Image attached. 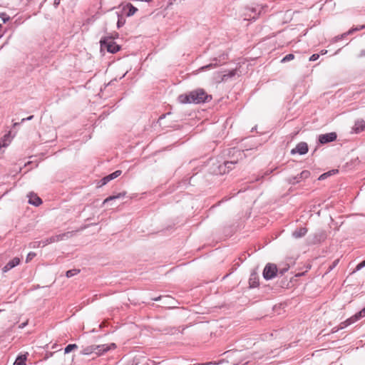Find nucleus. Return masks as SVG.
<instances>
[{"mask_svg":"<svg viewBox=\"0 0 365 365\" xmlns=\"http://www.w3.org/2000/svg\"><path fill=\"white\" fill-rule=\"evenodd\" d=\"M356 322L355 319H354V317H351L350 318L347 319L346 320H345L344 322H342L340 324H339V327L336 329V328H334L333 329V332H336L339 329H342L349 325H351V324Z\"/></svg>","mask_w":365,"mask_h":365,"instance_id":"ddd939ff","label":"nucleus"},{"mask_svg":"<svg viewBox=\"0 0 365 365\" xmlns=\"http://www.w3.org/2000/svg\"><path fill=\"white\" fill-rule=\"evenodd\" d=\"M310 172L309 170H303L296 176L289 177L287 182L291 185H295L301 181L306 180L310 177Z\"/></svg>","mask_w":365,"mask_h":365,"instance_id":"39448f33","label":"nucleus"},{"mask_svg":"<svg viewBox=\"0 0 365 365\" xmlns=\"http://www.w3.org/2000/svg\"><path fill=\"white\" fill-rule=\"evenodd\" d=\"M33 118H34V115H30V116H29L26 118H23V119H21V123H23V122H24L26 120H31V119H33Z\"/></svg>","mask_w":365,"mask_h":365,"instance_id":"a19ab883","label":"nucleus"},{"mask_svg":"<svg viewBox=\"0 0 365 365\" xmlns=\"http://www.w3.org/2000/svg\"><path fill=\"white\" fill-rule=\"evenodd\" d=\"M325 238H326V235L324 232H322L320 234V239L319 240L314 241V242H316L317 241H320L321 240H324Z\"/></svg>","mask_w":365,"mask_h":365,"instance_id":"ea45409f","label":"nucleus"},{"mask_svg":"<svg viewBox=\"0 0 365 365\" xmlns=\"http://www.w3.org/2000/svg\"><path fill=\"white\" fill-rule=\"evenodd\" d=\"M125 195V192H120V193H118L115 195H111V196H109L108 197L106 198L103 202V204H106L111 200H116V199H120V198H123L124 197Z\"/></svg>","mask_w":365,"mask_h":365,"instance_id":"f3484780","label":"nucleus"},{"mask_svg":"<svg viewBox=\"0 0 365 365\" xmlns=\"http://www.w3.org/2000/svg\"><path fill=\"white\" fill-rule=\"evenodd\" d=\"M327 52V51H322V54H324V53H326Z\"/></svg>","mask_w":365,"mask_h":365,"instance_id":"09e8293b","label":"nucleus"},{"mask_svg":"<svg viewBox=\"0 0 365 365\" xmlns=\"http://www.w3.org/2000/svg\"><path fill=\"white\" fill-rule=\"evenodd\" d=\"M1 27H2V25H1V24H0V29H1Z\"/></svg>","mask_w":365,"mask_h":365,"instance_id":"3c124183","label":"nucleus"},{"mask_svg":"<svg viewBox=\"0 0 365 365\" xmlns=\"http://www.w3.org/2000/svg\"><path fill=\"white\" fill-rule=\"evenodd\" d=\"M59 3H60V0H54V4H55L56 6L58 5V4H59Z\"/></svg>","mask_w":365,"mask_h":365,"instance_id":"a18cd8bd","label":"nucleus"},{"mask_svg":"<svg viewBox=\"0 0 365 365\" xmlns=\"http://www.w3.org/2000/svg\"><path fill=\"white\" fill-rule=\"evenodd\" d=\"M364 267H365V259L364 261H362L361 262H360L359 264H357L354 272L356 271L360 270L361 268H363Z\"/></svg>","mask_w":365,"mask_h":365,"instance_id":"f704fd0d","label":"nucleus"},{"mask_svg":"<svg viewBox=\"0 0 365 365\" xmlns=\"http://www.w3.org/2000/svg\"><path fill=\"white\" fill-rule=\"evenodd\" d=\"M337 172H338V170H332L329 171V172H327V173H323L322 175H321L319 177L318 180H324L325 178H327V177H329V176L331 175L332 174H334V173H337Z\"/></svg>","mask_w":365,"mask_h":365,"instance_id":"4be33fe9","label":"nucleus"},{"mask_svg":"<svg viewBox=\"0 0 365 365\" xmlns=\"http://www.w3.org/2000/svg\"><path fill=\"white\" fill-rule=\"evenodd\" d=\"M150 362H151V360L147 359L146 357H143V361H137V359H135L134 360V365H138V364L142 363L143 365H149ZM153 365H158L160 364V362H156V361H152Z\"/></svg>","mask_w":365,"mask_h":365,"instance_id":"a211bd4d","label":"nucleus"},{"mask_svg":"<svg viewBox=\"0 0 365 365\" xmlns=\"http://www.w3.org/2000/svg\"><path fill=\"white\" fill-rule=\"evenodd\" d=\"M307 232V229L306 227H300L299 229L295 230L292 235L295 238H300L303 236H304Z\"/></svg>","mask_w":365,"mask_h":365,"instance_id":"2eb2a0df","label":"nucleus"},{"mask_svg":"<svg viewBox=\"0 0 365 365\" xmlns=\"http://www.w3.org/2000/svg\"><path fill=\"white\" fill-rule=\"evenodd\" d=\"M19 124H20L19 123H15L14 124V126H16V125H19Z\"/></svg>","mask_w":365,"mask_h":365,"instance_id":"de8ad7c7","label":"nucleus"},{"mask_svg":"<svg viewBox=\"0 0 365 365\" xmlns=\"http://www.w3.org/2000/svg\"><path fill=\"white\" fill-rule=\"evenodd\" d=\"M20 263V259L19 257H14L10 260L2 269L4 272H6L11 269L15 267Z\"/></svg>","mask_w":365,"mask_h":365,"instance_id":"9d476101","label":"nucleus"},{"mask_svg":"<svg viewBox=\"0 0 365 365\" xmlns=\"http://www.w3.org/2000/svg\"><path fill=\"white\" fill-rule=\"evenodd\" d=\"M212 96L208 95L202 88H197L188 93L181 94L178 101L181 103H201L211 101Z\"/></svg>","mask_w":365,"mask_h":365,"instance_id":"f257e3e1","label":"nucleus"},{"mask_svg":"<svg viewBox=\"0 0 365 365\" xmlns=\"http://www.w3.org/2000/svg\"><path fill=\"white\" fill-rule=\"evenodd\" d=\"M364 129H365V122L361 119L357 120L355 122V124L353 127V130L356 133H359L363 131Z\"/></svg>","mask_w":365,"mask_h":365,"instance_id":"f8f14e48","label":"nucleus"},{"mask_svg":"<svg viewBox=\"0 0 365 365\" xmlns=\"http://www.w3.org/2000/svg\"><path fill=\"white\" fill-rule=\"evenodd\" d=\"M236 74V70H232L229 71L227 73H225L222 75L220 81H225L228 78H232Z\"/></svg>","mask_w":365,"mask_h":365,"instance_id":"aec40b11","label":"nucleus"},{"mask_svg":"<svg viewBox=\"0 0 365 365\" xmlns=\"http://www.w3.org/2000/svg\"><path fill=\"white\" fill-rule=\"evenodd\" d=\"M110 181V180L108 178V176H106L104 177L103 178H102L99 182V187H101L103 185H106L108 182Z\"/></svg>","mask_w":365,"mask_h":365,"instance_id":"7c9ffc66","label":"nucleus"},{"mask_svg":"<svg viewBox=\"0 0 365 365\" xmlns=\"http://www.w3.org/2000/svg\"><path fill=\"white\" fill-rule=\"evenodd\" d=\"M239 354L237 351H228L223 354L225 356L223 359L217 361H209L206 363L195 364L194 365H220L224 363H230L233 365H237L239 362L234 360V359Z\"/></svg>","mask_w":365,"mask_h":365,"instance_id":"7ed1b4c3","label":"nucleus"},{"mask_svg":"<svg viewBox=\"0 0 365 365\" xmlns=\"http://www.w3.org/2000/svg\"><path fill=\"white\" fill-rule=\"evenodd\" d=\"M26 325V323H23L21 325L19 326V327L23 328Z\"/></svg>","mask_w":365,"mask_h":365,"instance_id":"49530a36","label":"nucleus"},{"mask_svg":"<svg viewBox=\"0 0 365 365\" xmlns=\"http://www.w3.org/2000/svg\"><path fill=\"white\" fill-rule=\"evenodd\" d=\"M235 164L234 162L232 161H227V162H225L224 163V165L223 166H220V171H223V173H225L226 172L225 169L227 168L229 171L230 170L232 169V165H233Z\"/></svg>","mask_w":365,"mask_h":365,"instance_id":"6ab92c4d","label":"nucleus"},{"mask_svg":"<svg viewBox=\"0 0 365 365\" xmlns=\"http://www.w3.org/2000/svg\"><path fill=\"white\" fill-rule=\"evenodd\" d=\"M54 239H53L52 237H48V238H46V240L41 241V242H38V246L42 244V246L44 247L48 244H51V243H53L54 241H53Z\"/></svg>","mask_w":365,"mask_h":365,"instance_id":"393cba45","label":"nucleus"},{"mask_svg":"<svg viewBox=\"0 0 365 365\" xmlns=\"http://www.w3.org/2000/svg\"><path fill=\"white\" fill-rule=\"evenodd\" d=\"M115 37L113 36H105L103 37L100 41L101 49H106L108 52L115 53L118 52L120 47L114 41Z\"/></svg>","mask_w":365,"mask_h":365,"instance_id":"20e7f679","label":"nucleus"},{"mask_svg":"<svg viewBox=\"0 0 365 365\" xmlns=\"http://www.w3.org/2000/svg\"><path fill=\"white\" fill-rule=\"evenodd\" d=\"M122 173V171L121 170H116L115 171L114 173L107 175L108 176V178L110 180L116 178L117 177L120 176V174Z\"/></svg>","mask_w":365,"mask_h":365,"instance_id":"b1692460","label":"nucleus"},{"mask_svg":"<svg viewBox=\"0 0 365 365\" xmlns=\"http://www.w3.org/2000/svg\"><path fill=\"white\" fill-rule=\"evenodd\" d=\"M78 349V346L76 344H68L64 350V354H68L73 350Z\"/></svg>","mask_w":365,"mask_h":365,"instance_id":"5701e85b","label":"nucleus"},{"mask_svg":"<svg viewBox=\"0 0 365 365\" xmlns=\"http://www.w3.org/2000/svg\"><path fill=\"white\" fill-rule=\"evenodd\" d=\"M79 272H80V270L77 269H70L66 272V276L67 277H71L77 274L78 273H79Z\"/></svg>","mask_w":365,"mask_h":365,"instance_id":"a878e982","label":"nucleus"},{"mask_svg":"<svg viewBox=\"0 0 365 365\" xmlns=\"http://www.w3.org/2000/svg\"><path fill=\"white\" fill-rule=\"evenodd\" d=\"M278 272V269L274 264H267L263 270V277L265 279L274 278Z\"/></svg>","mask_w":365,"mask_h":365,"instance_id":"423d86ee","label":"nucleus"},{"mask_svg":"<svg viewBox=\"0 0 365 365\" xmlns=\"http://www.w3.org/2000/svg\"><path fill=\"white\" fill-rule=\"evenodd\" d=\"M110 181V180L108 178V176H106L104 177L103 178H102L99 182V187H101L103 185H106L108 182Z\"/></svg>","mask_w":365,"mask_h":365,"instance_id":"473e14b6","label":"nucleus"},{"mask_svg":"<svg viewBox=\"0 0 365 365\" xmlns=\"http://www.w3.org/2000/svg\"><path fill=\"white\" fill-rule=\"evenodd\" d=\"M217 66V63H210L207 66H202L201 68H199V71H203L206 69H208V68H216Z\"/></svg>","mask_w":365,"mask_h":365,"instance_id":"c85d7f7f","label":"nucleus"},{"mask_svg":"<svg viewBox=\"0 0 365 365\" xmlns=\"http://www.w3.org/2000/svg\"><path fill=\"white\" fill-rule=\"evenodd\" d=\"M4 16H5L4 14H1V16L2 17L3 21L5 23V22H6V21L9 20V17L4 18Z\"/></svg>","mask_w":365,"mask_h":365,"instance_id":"c03bdc74","label":"nucleus"},{"mask_svg":"<svg viewBox=\"0 0 365 365\" xmlns=\"http://www.w3.org/2000/svg\"><path fill=\"white\" fill-rule=\"evenodd\" d=\"M26 359L27 354L20 355L16 358L13 365H26Z\"/></svg>","mask_w":365,"mask_h":365,"instance_id":"dca6fc26","label":"nucleus"},{"mask_svg":"<svg viewBox=\"0 0 365 365\" xmlns=\"http://www.w3.org/2000/svg\"><path fill=\"white\" fill-rule=\"evenodd\" d=\"M354 319H355L356 322L361 319L362 317H365V307L362 309L360 312H357L354 315H353Z\"/></svg>","mask_w":365,"mask_h":365,"instance_id":"412c9836","label":"nucleus"},{"mask_svg":"<svg viewBox=\"0 0 365 365\" xmlns=\"http://www.w3.org/2000/svg\"><path fill=\"white\" fill-rule=\"evenodd\" d=\"M294 58V56L292 53H289V54H287L282 59V63H285V62H287V61H289L292 59Z\"/></svg>","mask_w":365,"mask_h":365,"instance_id":"c756f323","label":"nucleus"},{"mask_svg":"<svg viewBox=\"0 0 365 365\" xmlns=\"http://www.w3.org/2000/svg\"><path fill=\"white\" fill-rule=\"evenodd\" d=\"M308 152L307 143L301 142L298 143L295 148L291 150L292 154L299 153L300 155L306 154Z\"/></svg>","mask_w":365,"mask_h":365,"instance_id":"6e6552de","label":"nucleus"},{"mask_svg":"<svg viewBox=\"0 0 365 365\" xmlns=\"http://www.w3.org/2000/svg\"><path fill=\"white\" fill-rule=\"evenodd\" d=\"M110 181V180L108 178V176H106L104 177L103 178H102L99 182V187H101L103 185H106L108 182Z\"/></svg>","mask_w":365,"mask_h":365,"instance_id":"2f4dec72","label":"nucleus"},{"mask_svg":"<svg viewBox=\"0 0 365 365\" xmlns=\"http://www.w3.org/2000/svg\"><path fill=\"white\" fill-rule=\"evenodd\" d=\"M359 57H364V56H365V48H364V49H362V50L360 51V53H359Z\"/></svg>","mask_w":365,"mask_h":365,"instance_id":"37998d69","label":"nucleus"},{"mask_svg":"<svg viewBox=\"0 0 365 365\" xmlns=\"http://www.w3.org/2000/svg\"><path fill=\"white\" fill-rule=\"evenodd\" d=\"M28 197L29 202L31 205L38 206L42 203L41 199L36 194L31 192L28 195Z\"/></svg>","mask_w":365,"mask_h":365,"instance_id":"9b49d317","label":"nucleus"},{"mask_svg":"<svg viewBox=\"0 0 365 365\" xmlns=\"http://www.w3.org/2000/svg\"><path fill=\"white\" fill-rule=\"evenodd\" d=\"M338 262H339V259L334 260L332 264L329 267V270H331L332 269H334V267H335L336 266Z\"/></svg>","mask_w":365,"mask_h":365,"instance_id":"4c0bfd02","label":"nucleus"},{"mask_svg":"<svg viewBox=\"0 0 365 365\" xmlns=\"http://www.w3.org/2000/svg\"><path fill=\"white\" fill-rule=\"evenodd\" d=\"M336 133L335 132H331L326 134H322L319 136V141L322 144H326L332 141H334L336 139Z\"/></svg>","mask_w":365,"mask_h":365,"instance_id":"0eeeda50","label":"nucleus"},{"mask_svg":"<svg viewBox=\"0 0 365 365\" xmlns=\"http://www.w3.org/2000/svg\"><path fill=\"white\" fill-rule=\"evenodd\" d=\"M319 57V55L317 54V53H314L313 55H312L309 58V61H317Z\"/></svg>","mask_w":365,"mask_h":365,"instance_id":"c9c22d12","label":"nucleus"},{"mask_svg":"<svg viewBox=\"0 0 365 365\" xmlns=\"http://www.w3.org/2000/svg\"><path fill=\"white\" fill-rule=\"evenodd\" d=\"M4 138V141H6V140H7L9 135H5ZM7 145H8V143H6V142H4L3 144H0V150L1 149L2 147H6Z\"/></svg>","mask_w":365,"mask_h":365,"instance_id":"e433bc0d","label":"nucleus"},{"mask_svg":"<svg viewBox=\"0 0 365 365\" xmlns=\"http://www.w3.org/2000/svg\"><path fill=\"white\" fill-rule=\"evenodd\" d=\"M287 269H288V267H284V268H283V269H278V272H279V274H280L281 275H282V274H284V273L286 271H287Z\"/></svg>","mask_w":365,"mask_h":365,"instance_id":"58836bf2","label":"nucleus"},{"mask_svg":"<svg viewBox=\"0 0 365 365\" xmlns=\"http://www.w3.org/2000/svg\"><path fill=\"white\" fill-rule=\"evenodd\" d=\"M363 29H365V25H362L359 27L353 28V29H350L347 33H345L344 35V36L349 35V34H351L354 31H359Z\"/></svg>","mask_w":365,"mask_h":365,"instance_id":"cd10ccee","label":"nucleus"},{"mask_svg":"<svg viewBox=\"0 0 365 365\" xmlns=\"http://www.w3.org/2000/svg\"><path fill=\"white\" fill-rule=\"evenodd\" d=\"M124 24V21H122L120 19H118V22H117V26L118 28H120Z\"/></svg>","mask_w":365,"mask_h":365,"instance_id":"79ce46f5","label":"nucleus"},{"mask_svg":"<svg viewBox=\"0 0 365 365\" xmlns=\"http://www.w3.org/2000/svg\"><path fill=\"white\" fill-rule=\"evenodd\" d=\"M74 234H75V232L71 231V232H67L60 234V235H56L52 236V237H53V239H54L53 240L54 242H56L64 240L66 239L72 237L74 235Z\"/></svg>","mask_w":365,"mask_h":365,"instance_id":"1a4fd4ad","label":"nucleus"},{"mask_svg":"<svg viewBox=\"0 0 365 365\" xmlns=\"http://www.w3.org/2000/svg\"><path fill=\"white\" fill-rule=\"evenodd\" d=\"M160 298V297H158V298L154 299V300L158 301Z\"/></svg>","mask_w":365,"mask_h":365,"instance_id":"8fccbe9b","label":"nucleus"},{"mask_svg":"<svg viewBox=\"0 0 365 365\" xmlns=\"http://www.w3.org/2000/svg\"><path fill=\"white\" fill-rule=\"evenodd\" d=\"M116 347L114 343L108 344H101V345H91L83 348L81 351V354L83 355H90V354H96V356H99L103 353L111 349H115Z\"/></svg>","mask_w":365,"mask_h":365,"instance_id":"f03ea898","label":"nucleus"},{"mask_svg":"<svg viewBox=\"0 0 365 365\" xmlns=\"http://www.w3.org/2000/svg\"><path fill=\"white\" fill-rule=\"evenodd\" d=\"M128 6L129 7V11H128V14H127L128 16H133L137 11V10H138L131 4H128Z\"/></svg>","mask_w":365,"mask_h":365,"instance_id":"bb28decb","label":"nucleus"},{"mask_svg":"<svg viewBox=\"0 0 365 365\" xmlns=\"http://www.w3.org/2000/svg\"><path fill=\"white\" fill-rule=\"evenodd\" d=\"M35 256H36V253L35 252H29L27 255V257H26V262H30Z\"/></svg>","mask_w":365,"mask_h":365,"instance_id":"72a5a7b5","label":"nucleus"},{"mask_svg":"<svg viewBox=\"0 0 365 365\" xmlns=\"http://www.w3.org/2000/svg\"><path fill=\"white\" fill-rule=\"evenodd\" d=\"M249 284L250 287H257L259 285V279L258 276L255 272H252L250 274V279H249Z\"/></svg>","mask_w":365,"mask_h":365,"instance_id":"4468645a","label":"nucleus"}]
</instances>
